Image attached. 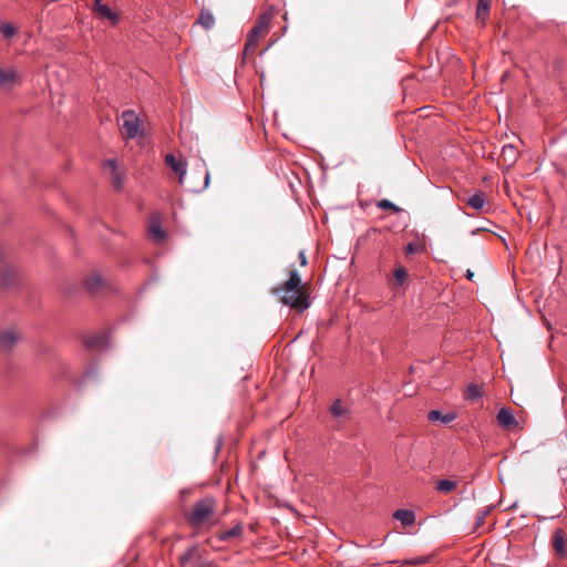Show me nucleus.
<instances>
[{"label":"nucleus","instance_id":"4","mask_svg":"<svg viewBox=\"0 0 567 567\" xmlns=\"http://www.w3.org/2000/svg\"><path fill=\"white\" fill-rule=\"evenodd\" d=\"M122 128L126 138H135L141 134L142 121L134 111L126 110L122 113Z\"/></svg>","mask_w":567,"mask_h":567},{"label":"nucleus","instance_id":"8","mask_svg":"<svg viewBox=\"0 0 567 567\" xmlns=\"http://www.w3.org/2000/svg\"><path fill=\"white\" fill-rule=\"evenodd\" d=\"M496 419H497L499 426L505 430H511L518 425V422L515 419L512 410L508 408H502L498 411Z\"/></svg>","mask_w":567,"mask_h":567},{"label":"nucleus","instance_id":"27","mask_svg":"<svg viewBox=\"0 0 567 567\" xmlns=\"http://www.w3.org/2000/svg\"><path fill=\"white\" fill-rule=\"evenodd\" d=\"M200 175L203 176L204 178V183L200 187H192L190 190L195 192V193H198V192H202L204 189H206L209 185V181H210V174L207 169H205L204 172H199Z\"/></svg>","mask_w":567,"mask_h":567},{"label":"nucleus","instance_id":"32","mask_svg":"<svg viewBox=\"0 0 567 567\" xmlns=\"http://www.w3.org/2000/svg\"><path fill=\"white\" fill-rule=\"evenodd\" d=\"M104 166L105 168H110V171L113 173L116 172L117 169V166H116V162L114 159H107L105 163H104Z\"/></svg>","mask_w":567,"mask_h":567},{"label":"nucleus","instance_id":"13","mask_svg":"<svg viewBox=\"0 0 567 567\" xmlns=\"http://www.w3.org/2000/svg\"><path fill=\"white\" fill-rule=\"evenodd\" d=\"M501 156L505 164L512 166L518 158V151L514 145L506 144L502 147Z\"/></svg>","mask_w":567,"mask_h":567},{"label":"nucleus","instance_id":"12","mask_svg":"<svg viewBox=\"0 0 567 567\" xmlns=\"http://www.w3.org/2000/svg\"><path fill=\"white\" fill-rule=\"evenodd\" d=\"M392 516L405 527L415 523V513L411 509H396Z\"/></svg>","mask_w":567,"mask_h":567},{"label":"nucleus","instance_id":"6","mask_svg":"<svg viewBox=\"0 0 567 567\" xmlns=\"http://www.w3.org/2000/svg\"><path fill=\"white\" fill-rule=\"evenodd\" d=\"M165 164L176 174H178V183L183 184L186 176V164L178 159L174 154L168 153L165 156Z\"/></svg>","mask_w":567,"mask_h":567},{"label":"nucleus","instance_id":"10","mask_svg":"<svg viewBox=\"0 0 567 567\" xmlns=\"http://www.w3.org/2000/svg\"><path fill=\"white\" fill-rule=\"evenodd\" d=\"M150 235L157 241L165 238V231L162 228V219L159 215H153L148 226Z\"/></svg>","mask_w":567,"mask_h":567},{"label":"nucleus","instance_id":"22","mask_svg":"<svg viewBox=\"0 0 567 567\" xmlns=\"http://www.w3.org/2000/svg\"><path fill=\"white\" fill-rule=\"evenodd\" d=\"M102 282H103L102 277L97 274H94V275L90 276L89 278H86L84 285L87 290H90L91 292H94L95 290L101 288Z\"/></svg>","mask_w":567,"mask_h":567},{"label":"nucleus","instance_id":"34","mask_svg":"<svg viewBox=\"0 0 567 567\" xmlns=\"http://www.w3.org/2000/svg\"><path fill=\"white\" fill-rule=\"evenodd\" d=\"M298 257H299V260H300V265L301 266H306L307 265V257H306L305 250L299 251Z\"/></svg>","mask_w":567,"mask_h":567},{"label":"nucleus","instance_id":"23","mask_svg":"<svg viewBox=\"0 0 567 567\" xmlns=\"http://www.w3.org/2000/svg\"><path fill=\"white\" fill-rule=\"evenodd\" d=\"M483 395L481 388L474 383H471L466 388L465 399L471 401H476Z\"/></svg>","mask_w":567,"mask_h":567},{"label":"nucleus","instance_id":"26","mask_svg":"<svg viewBox=\"0 0 567 567\" xmlns=\"http://www.w3.org/2000/svg\"><path fill=\"white\" fill-rule=\"evenodd\" d=\"M408 277V271L403 267H396L394 269V278L398 285L402 286Z\"/></svg>","mask_w":567,"mask_h":567},{"label":"nucleus","instance_id":"24","mask_svg":"<svg viewBox=\"0 0 567 567\" xmlns=\"http://www.w3.org/2000/svg\"><path fill=\"white\" fill-rule=\"evenodd\" d=\"M330 412L336 417H342L347 414V409L342 405L341 400L337 399L330 406Z\"/></svg>","mask_w":567,"mask_h":567},{"label":"nucleus","instance_id":"14","mask_svg":"<svg viewBox=\"0 0 567 567\" xmlns=\"http://www.w3.org/2000/svg\"><path fill=\"white\" fill-rule=\"evenodd\" d=\"M17 272L12 267L6 266L0 272V282L3 287L8 288L16 282Z\"/></svg>","mask_w":567,"mask_h":567},{"label":"nucleus","instance_id":"31","mask_svg":"<svg viewBox=\"0 0 567 567\" xmlns=\"http://www.w3.org/2000/svg\"><path fill=\"white\" fill-rule=\"evenodd\" d=\"M429 561H430L429 556H422V557H417L413 560H410L409 563L412 565H421V564H427Z\"/></svg>","mask_w":567,"mask_h":567},{"label":"nucleus","instance_id":"30","mask_svg":"<svg viewBox=\"0 0 567 567\" xmlns=\"http://www.w3.org/2000/svg\"><path fill=\"white\" fill-rule=\"evenodd\" d=\"M113 186L116 188V189H121L122 188V185H123V178L120 174H117L116 172L113 173Z\"/></svg>","mask_w":567,"mask_h":567},{"label":"nucleus","instance_id":"21","mask_svg":"<svg viewBox=\"0 0 567 567\" xmlns=\"http://www.w3.org/2000/svg\"><path fill=\"white\" fill-rule=\"evenodd\" d=\"M457 487V482L452 480H440L435 483V489L440 493H450Z\"/></svg>","mask_w":567,"mask_h":567},{"label":"nucleus","instance_id":"19","mask_svg":"<svg viewBox=\"0 0 567 567\" xmlns=\"http://www.w3.org/2000/svg\"><path fill=\"white\" fill-rule=\"evenodd\" d=\"M197 23L200 24L204 29L209 30L215 24V18L209 10H202L197 19Z\"/></svg>","mask_w":567,"mask_h":567},{"label":"nucleus","instance_id":"7","mask_svg":"<svg viewBox=\"0 0 567 567\" xmlns=\"http://www.w3.org/2000/svg\"><path fill=\"white\" fill-rule=\"evenodd\" d=\"M19 339V334L13 330L0 331V353L9 352Z\"/></svg>","mask_w":567,"mask_h":567},{"label":"nucleus","instance_id":"28","mask_svg":"<svg viewBox=\"0 0 567 567\" xmlns=\"http://www.w3.org/2000/svg\"><path fill=\"white\" fill-rule=\"evenodd\" d=\"M377 206L382 209L393 210L394 213H398L401 210L394 203H392L389 199H381L380 202H378Z\"/></svg>","mask_w":567,"mask_h":567},{"label":"nucleus","instance_id":"2","mask_svg":"<svg viewBox=\"0 0 567 567\" xmlns=\"http://www.w3.org/2000/svg\"><path fill=\"white\" fill-rule=\"evenodd\" d=\"M216 502L213 497H205L196 502L193 511L186 515L188 523L192 526L204 525L214 514Z\"/></svg>","mask_w":567,"mask_h":567},{"label":"nucleus","instance_id":"11","mask_svg":"<svg viewBox=\"0 0 567 567\" xmlns=\"http://www.w3.org/2000/svg\"><path fill=\"white\" fill-rule=\"evenodd\" d=\"M455 419H456L455 412H449L446 414H443L439 410H431L427 413V420L430 422H441L443 424H449V423L453 422Z\"/></svg>","mask_w":567,"mask_h":567},{"label":"nucleus","instance_id":"15","mask_svg":"<svg viewBox=\"0 0 567 567\" xmlns=\"http://www.w3.org/2000/svg\"><path fill=\"white\" fill-rule=\"evenodd\" d=\"M491 0H478L476 7V19L485 24L489 14Z\"/></svg>","mask_w":567,"mask_h":567},{"label":"nucleus","instance_id":"17","mask_svg":"<svg viewBox=\"0 0 567 567\" xmlns=\"http://www.w3.org/2000/svg\"><path fill=\"white\" fill-rule=\"evenodd\" d=\"M84 344L89 349H104L106 347V338L104 336L94 334L87 337Z\"/></svg>","mask_w":567,"mask_h":567},{"label":"nucleus","instance_id":"9","mask_svg":"<svg viewBox=\"0 0 567 567\" xmlns=\"http://www.w3.org/2000/svg\"><path fill=\"white\" fill-rule=\"evenodd\" d=\"M94 10L101 18L110 20L112 24L117 23L118 14L114 12L107 4L103 3L101 0H96L94 2Z\"/></svg>","mask_w":567,"mask_h":567},{"label":"nucleus","instance_id":"16","mask_svg":"<svg viewBox=\"0 0 567 567\" xmlns=\"http://www.w3.org/2000/svg\"><path fill=\"white\" fill-rule=\"evenodd\" d=\"M553 547L559 555L565 554L566 539L561 529H556L553 536Z\"/></svg>","mask_w":567,"mask_h":567},{"label":"nucleus","instance_id":"3","mask_svg":"<svg viewBox=\"0 0 567 567\" xmlns=\"http://www.w3.org/2000/svg\"><path fill=\"white\" fill-rule=\"evenodd\" d=\"M271 14L262 13L258 19L256 24L250 30L246 43H245V52L254 51L260 37L265 34L270 25Z\"/></svg>","mask_w":567,"mask_h":567},{"label":"nucleus","instance_id":"29","mask_svg":"<svg viewBox=\"0 0 567 567\" xmlns=\"http://www.w3.org/2000/svg\"><path fill=\"white\" fill-rule=\"evenodd\" d=\"M489 513V509L486 508V509H482L477 514H476V518H475V524H474V527L477 528L480 526H482L485 522V518L486 516L488 515Z\"/></svg>","mask_w":567,"mask_h":567},{"label":"nucleus","instance_id":"25","mask_svg":"<svg viewBox=\"0 0 567 567\" xmlns=\"http://www.w3.org/2000/svg\"><path fill=\"white\" fill-rule=\"evenodd\" d=\"M0 32L4 39H11L16 35L17 29L13 24L4 22L0 24Z\"/></svg>","mask_w":567,"mask_h":567},{"label":"nucleus","instance_id":"18","mask_svg":"<svg viewBox=\"0 0 567 567\" xmlns=\"http://www.w3.org/2000/svg\"><path fill=\"white\" fill-rule=\"evenodd\" d=\"M243 532H244L243 526H241V524L238 523L230 529H227V530L220 533L218 536V539L221 542H226V540H229L230 538H237L243 535Z\"/></svg>","mask_w":567,"mask_h":567},{"label":"nucleus","instance_id":"33","mask_svg":"<svg viewBox=\"0 0 567 567\" xmlns=\"http://www.w3.org/2000/svg\"><path fill=\"white\" fill-rule=\"evenodd\" d=\"M415 250H416V246H415L414 244H412V243L408 244V245L405 246V249H404V251H405V254H406V255H411V254H413Z\"/></svg>","mask_w":567,"mask_h":567},{"label":"nucleus","instance_id":"1","mask_svg":"<svg viewBox=\"0 0 567 567\" xmlns=\"http://www.w3.org/2000/svg\"><path fill=\"white\" fill-rule=\"evenodd\" d=\"M271 292L279 298L282 305L289 306L299 312H303L310 307L297 270H291L289 279L284 285L275 287Z\"/></svg>","mask_w":567,"mask_h":567},{"label":"nucleus","instance_id":"35","mask_svg":"<svg viewBox=\"0 0 567 567\" xmlns=\"http://www.w3.org/2000/svg\"><path fill=\"white\" fill-rule=\"evenodd\" d=\"M473 277H474V272H473L472 270L467 269V271H466V278H467V279H470V280H472V279H473Z\"/></svg>","mask_w":567,"mask_h":567},{"label":"nucleus","instance_id":"20","mask_svg":"<svg viewBox=\"0 0 567 567\" xmlns=\"http://www.w3.org/2000/svg\"><path fill=\"white\" fill-rule=\"evenodd\" d=\"M467 205L476 210L482 209L485 205L484 194L482 192H477V193L471 195L467 199Z\"/></svg>","mask_w":567,"mask_h":567},{"label":"nucleus","instance_id":"5","mask_svg":"<svg viewBox=\"0 0 567 567\" xmlns=\"http://www.w3.org/2000/svg\"><path fill=\"white\" fill-rule=\"evenodd\" d=\"M21 84V76L13 68L0 66V89L11 91L14 86Z\"/></svg>","mask_w":567,"mask_h":567}]
</instances>
